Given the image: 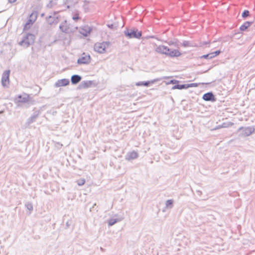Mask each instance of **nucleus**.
I'll use <instances>...</instances> for the list:
<instances>
[{
  "label": "nucleus",
  "instance_id": "nucleus-6",
  "mask_svg": "<svg viewBox=\"0 0 255 255\" xmlns=\"http://www.w3.org/2000/svg\"><path fill=\"white\" fill-rule=\"evenodd\" d=\"M125 35L129 38H139L141 36L142 33L141 31H139L137 30H131L125 32Z\"/></svg>",
  "mask_w": 255,
  "mask_h": 255
},
{
  "label": "nucleus",
  "instance_id": "nucleus-22",
  "mask_svg": "<svg viewBox=\"0 0 255 255\" xmlns=\"http://www.w3.org/2000/svg\"><path fill=\"white\" fill-rule=\"evenodd\" d=\"M117 222V221L115 219H112L109 220V226H112Z\"/></svg>",
  "mask_w": 255,
  "mask_h": 255
},
{
  "label": "nucleus",
  "instance_id": "nucleus-15",
  "mask_svg": "<svg viewBox=\"0 0 255 255\" xmlns=\"http://www.w3.org/2000/svg\"><path fill=\"white\" fill-rule=\"evenodd\" d=\"M252 22L247 21L245 22L243 24H242L240 27V30L241 31L246 30L248 27L250 26Z\"/></svg>",
  "mask_w": 255,
  "mask_h": 255
},
{
  "label": "nucleus",
  "instance_id": "nucleus-28",
  "mask_svg": "<svg viewBox=\"0 0 255 255\" xmlns=\"http://www.w3.org/2000/svg\"><path fill=\"white\" fill-rule=\"evenodd\" d=\"M108 26L110 28H114V25L113 24L108 25Z\"/></svg>",
  "mask_w": 255,
  "mask_h": 255
},
{
  "label": "nucleus",
  "instance_id": "nucleus-8",
  "mask_svg": "<svg viewBox=\"0 0 255 255\" xmlns=\"http://www.w3.org/2000/svg\"><path fill=\"white\" fill-rule=\"evenodd\" d=\"M92 31V28L88 25H84L79 30L80 33L85 36L89 35Z\"/></svg>",
  "mask_w": 255,
  "mask_h": 255
},
{
  "label": "nucleus",
  "instance_id": "nucleus-16",
  "mask_svg": "<svg viewBox=\"0 0 255 255\" xmlns=\"http://www.w3.org/2000/svg\"><path fill=\"white\" fill-rule=\"evenodd\" d=\"M137 156H138V154L136 152L132 151V152H130L129 153V154L128 155V160H130V159H135V158H137Z\"/></svg>",
  "mask_w": 255,
  "mask_h": 255
},
{
  "label": "nucleus",
  "instance_id": "nucleus-11",
  "mask_svg": "<svg viewBox=\"0 0 255 255\" xmlns=\"http://www.w3.org/2000/svg\"><path fill=\"white\" fill-rule=\"evenodd\" d=\"M155 51L158 53L166 55L168 51V47L164 45H159L155 49Z\"/></svg>",
  "mask_w": 255,
  "mask_h": 255
},
{
  "label": "nucleus",
  "instance_id": "nucleus-29",
  "mask_svg": "<svg viewBox=\"0 0 255 255\" xmlns=\"http://www.w3.org/2000/svg\"><path fill=\"white\" fill-rule=\"evenodd\" d=\"M176 82H177V81H173V80H172V81H171V82H170V83H172V84H175V83H176Z\"/></svg>",
  "mask_w": 255,
  "mask_h": 255
},
{
  "label": "nucleus",
  "instance_id": "nucleus-9",
  "mask_svg": "<svg viewBox=\"0 0 255 255\" xmlns=\"http://www.w3.org/2000/svg\"><path fill=\"white\" fill-rule=\"evenodd\" d=\"M9 71H5L3 72L1 82L3 86H6L9 84Z\"/></svg>",
  "mask_w": 255,
  "mask_h": 255
},
{
  "label": "nucleus",
  "instance_id": "nucleus-2",
  "mask_svg": "<svg viewBox=\"0 0 255 255\" xmlns=\"http://www.w3.org/2000/svg\"><path fill=\"white\" fill-rule=\"evenodd\" d=\"M110 46L108 42H97L94 46V50L100 53H104L106 52L107 49Z\"/></svg>",
  "mask_w": 255,
  "mask_h": 255
},
{
  "label": "nucleus",
  "instance_id": "nucleus-10",
  "mask_svg": "<svg viewBox=\"0 0 255 255\" xmlns=\"http://www.w3.org/2000/svg\"><path fill=\"white\" fill-rule=\"evenodd\" d=\"M33 16V14L32 13L30 16V19H28V20L27 21V22L25 23L23 29L27 30L30 28V27L32 26V25L33 24L35 20V16H34V18L32 19L31 18Z\"/></svg>",
  "mask_w": 255,
  "mask_h": 255
},
{
  "label": "nucleus",
  "instance_id": "nucleus-18",
  "mask_svg": "<svg viewBox=\"0 0 255 255\" xmlns=\"http://www.w3.org/2000/svg\"><path fill=\"white\" fill-rule=\"evenodd\" d=\"M221 53V51L218 50L214 52H212L210 53H209V59L213 58L218 55H219Z\"/></svg>",
  "mask_w": 255,
  "mask_h": 255
},
{
  "label": "nucleus",
  "instance_id": "nucleus-12",
  "mask_svg": "<svg viewBox=\"0 0 255 255\" xmlns=\"http://www.w3.org/2000/svg\"><path fill=\"white\" fill-rule=\"evenodd\" d=\"M203 99L205 101H214L215 100L214 96L212 93L205 94L203 96Z\"/></svg>",
  "mask_w": 255,
  "mask_h": 255
},
{
  "label": "nucleus",
  "instance_id": "nucleus-4",
  "mask_svg": "<svg viewBox=\"0 0 255 255\" xmlns=\"http://www.w3.org/2000/svg\"><path fill=\"white\" fill-rule=\"evenodd\" d=\"M34 41V35L28 34L19 43L21 46L28 47Z\"/></svg>",
  "mask_w": 255,
  "mask_h": 255
},
{
  "label": "nucleus",
  "instance_id": "nucleus-13",
  "mask_svg": "<svg viewBox=\"0 0 255 255\" xmlns=\"http://www.w3.org/2000/svg\"><path fill=\"white\" fill-rule=\"evenodd\" d=\"M69 84V81L66 79L59 80L56 83L58 87L66 86Z\"/></svg>",
  "mask_w": 255,
  "mask_h": 255
},
{
  "label": "nucleus",
  "instance_id": "nucleus-25",
  "mask_svg": "<svg viewBox=\"0 0 255 255\" xmlns=\"http://www.w3.org/2000/svg\"><path fill=\"white\" fill-rule=\"evenodd\" d=\"M79 14L78 13H76L73 16V19L75 20H77L78 19H79Z\"/></svg>",
  "mask_w": 255,
  "mask_h": 255
},
{
  "label": "nucleus",
  "instance_id": "nucleus-26",
  "mask_svg": "<svg viewBox=\"0 0 255 255\" xmlns=\"http://www.w3.org/2000/svg\"><path fill=\"white\" fill-rule=\"evenodd\" d=\"M201 58H204V59H209V54L204 55L201 56Z\"/></svg>",
  "mask_w": 255,
  "mask_h": 255
},
{
  "label": "nucleus",
  "instance_id": "nucleus-23",
  "mask_svg": "<svg viewBox=\"0 0 255 255\" xmlns=\"http://www.w3.org/2000/svg\"><path fill=\"white\" fill-rule=\"evenodd\" d=\"M198 86V84L197 83H191L190 84H187V86H188V88L190 87H196Z\"/></svg>",
  "mask_w": 255,
  "mask_h": 255
},
{
  "label": "nucleus",
  "instance_id": "nucleus-24",
  "mask_svg": "<svg viewBox=\"0 0 255 255\" xmlns=\"http://www.w3.org/2000/svg\"><path fill=\"white\" fill-rule=\"evenodd\" d=\"M173 203V201L172 200H168L166 201V205L167 207L172 206Z\"/></svg>",
  "mask_w": 255,
  "mask_h": 255
},
{
  "label": "nucleus",
  "instance_id": "nucleus-21",
  "mask_svg": "<svg viewBox=\"0 0 255 255\" xmlns=\"http://www.w3.org/2000/svg\"><path fill=\"white\" fill-rule=\"evenodd\" d=\"M77 182V184L81 186V185H83L84 184V183L85 182V180L84 179H82L78 180Z\"/></svg>",
  "mask_w": 255,
  "mask_h": 255
},
{
  "label": "nucleus",
  "instance_id": "nucleus-3",
  "mask_svg": "<svg viewBox=\"0 0 255 255\" xmlns=\"http://www.w3.org/2000/svg\"><path fill=\"white\" fill-rule=\"evenodd\" d=\"M30 100V96L26 93H23L22 95L18 96L14 99L15 102L18 104L27 103H28Z\"/></svg>",
  "mask_w": 255,
  "mask_h": 255
},
{
  "label": "nucleus",
  "instance_id": "nucleus-27",
  "mask_svg": "<svg viewBox=\"0 0 255 255\" xmlns=\"http://www.w3.org/2000/svg\"><path fill=\"white\" fill-rule=\"evenodd\" d=\"M17 0H8V1L10 3H13L15 2Z\"/></svg>",
  "mask_w": 255,
  "mask_h": 255
},
{
  "label": "nucleus",
  "instance_id": "nucleus-20",
  "mask_svg": "<svg viewBox=\"0 0 255 255\" xmlns=\"http://www.w3.org/2000/svg\"><path fill=\"white\" fill-rule=\"evenodd\" d=\"M250 12L248 10H245L242 13V16L243 17H246L249 15Z\"/></svg>",
  "mask_w": 255,
  "mask_h": 255
},
{
  "label": "nucleus",
  "instance_id": "nucleus-14",
  "mask_svg": "<svg viewBox=\"0 0 255 255\" xmlns=\"http://www.w3.org/2000/svg\"><path fill=\"white\" fill-rule=\"evenodd\" d=\"M81 78L80 76L75 75L71 77V82L73 84H77L80 81Z\"/></svg>",
  "mask_w": 255,
  "mask_h": 255
},
{
  "label": "nucleus",
  "instance_id": "nucleus-1",
  "mask_svg": "<svg viewBox=\"0 0 255 255\" xmlns=\"http://www.w3.org/2000/svg\"><path fill=\"white\" fill-rule=\"evenodd\" d=\"M54 20V21H52L53 23H57L60 21H64V22L60 25V28L63 32H66L68 31L69 29V25L67 23L66 20H65L63 16H62L60 15L55 14L53 16H50L49 18V22L51 23L52 20Z\"/></svg>",
  "mask_w": 255,
  "mask_h": 255
},
{
  "label": "nucleus",
  "instance_id": "nucleus-17",
  "mask_svg": "<svg viewBox=\"0 0 255 255\" xmlns=\"http://www.w3.org/2000/svg\"><path fill=\"white\" fill-rule=\"evenodd\" d=\"M153 82L151 81H147V82H137L135 84V85L137 86H148L150 83H153Z\"/></svg>",
  "mask_w": 255,
  "mask_h": 255
},
{
  "label": "nucleus",
  "instance_id": "nucleus-19",
  "mask_svg": "<svg viewBox=\"0 0 255 255\" xmlns=\"http://www.w3.org/2000/svg\"><path fill=\"white\" fill-rule=\"evenodd\" d=\"M187 88H188V86H187V84L178 85L175 86L173 87V89H187Z\"/></svg>",
  "mask_w": 255,
  "mask_h": 255
},
{
  "label": "nucleus",
  "instance_id": "nucleus-5",
  "mask_svg": "<svg viewBox=\"0 0 255 255\" xmlns=\"http://www.w3.org/2000/svg\"><path fill=\"white\" fill-rule=\"evenodd\" d=\"M91 58L88 53H83L80 58L78 59L77 62L80 64H88L91 62Z\"/></svg>",
  "mask_w": 255,
  "mask_h": 255
},
{
  "label": "nucleus",
  "instance_id": "nucleus-7",
  "mask_svg": "<svg viewBox=\"0 0 255 255\" xmlns=\"http://www.w3.org/2000/svg\"><path fill=\"white\" fill-rule=\"evenodd\" d=\"M182 55L181 52L178 49H170L168 47V51L166 55L171 57H178Z\"/></svg>",
  "mask_w": 255,
  "mask_h": 255
}]
</instances>
